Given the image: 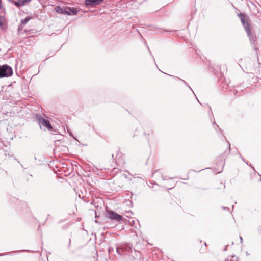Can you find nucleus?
Wrapping results in <instances>:
<instances>
[{
	"label": "nucleus",
	"instance_id": "obj_4",
	"mask_svg": "<svg viewBox=\"0 0 261 261\" xmlns=\"http://www.w3.org/2000/svg\"><path fill=\"white\" fill-rule=\"evenodd\" d=\"M106 217L109 219L116 222L121 221L123 217L117 213L110 210H106Z\"/></svg>",
	"mask_w": 261,
	"mask_h": 261
},
{
	"label": "nucleus",
	"instance_id": "obj_7",
	"mask_svg": "<svg viewBox=\"0 0 261 261\" xmlns=\"http://www.w3.org/2000/svg\"><path fill=\"white\" fill-rule=\"evenodd\" d=\"M103 0H85V4L87 6H95L101 4Z\"/></svg>",
	"mask_w": 261,
	"mask_h": 261
},
{
	"label": "nucleus",
	"instance_id": "obj_10",
	"mask_svg": "<svg viewBox=\"0 0 261 261\" xmlns=\"http://www.w3.org/2000/svg\"><path fill=\"white\" fill-rule=\"evenodd\" d=\"M225 261H239V258L235 255L229 256Z\"/></svg>",
	"mask_w": 261,
	"mask_h": 261
},
{
	"label": "nucleus",
	"instance_id": "obj_5",
	"mask_svg": "<svg viewBox=\"0 0 261 261\" xmlns=\"http://www.w3.org/2000/svg\"><path fill=\"white\" fill-rule=\"evenodd\" d=\"M38 121L39 122V124L40 126L44 127L47 128L48 130H51L53 127L51 126V125L50 123V122L44 119L43 118L40 117L38 118Z\"/></svg>",
	"mask_w": 261,
	"mask_h": 261
},
{
	"label": "nucleus",
	"instance_id": "obj_9",
	"mask_svg": "<svg viewBox=\"0 0 261 261\" xmlns=\"http://www.w3.org/2000/svg\"><path fill=\"white\" fill-rule=\"evenodd\" d=\"M125 245L124 248L123 249L124 255H126L127 253L132 251V247L127 244H124Z\"/></svg>",
	"mask_w": 261,
	"mask_h": 261
},
{
	"label": "nucleus",
	"instance_id": "obj_11",
	"mask_svg": "<svg viewBox=\"0 0 261 261\" xmlns=\"http://www.w3.org/2000/svg\"><path fill=\"white\" fill-rule=\"evenodd\" d=\"M31 17H27L24 19L21 20V23L22 24H25L31 19Z\"/></svg>",
	"mask_w": 261,
	"mask_h": 261
},
{
	"label": "nucleus",
	"instance_id": "obj_12",
	"mask_svg": "<svg viewBox=\"0 0 261 261\" xmlns=\"http://www.w3.org/2000/svg\"><path fill=\"white\" fill-rule=\"evenodd\" d=\"M113 248H111V247H110V248L109 249V253H111V251H113Z\"/></svg>",
	"mask_w": 261,
	"mask_h": 261
},
{
	"label": "nucleus",
	"instance_id": "obj_2",
	"mask_svg": "<svg viewBox=\"0 0 261 261\" xmlns=\"http://www.w3.org/2000/svg\"><path fill=\"white\" fill-rule=\"evenodd\" d=\"M56 11L61 14H67L68 15H76L77 13V10L74 8H70L68 7H61L57 6L55 8Z\"/></svg>",
	"mask_w": 261,
	"mask_h": 261
},
{
	"label": "nucleus",
	"instance_id": "obj_8",
	"mask_svg": "<svg viewBox=\"0 0 261 261\" xmlns=\"http://www.w3.org/2000/svg\"><path fill=\"white\" fill-rule=\"evenodd\" d=\"M125 245L122 244H119L117 246L116 251L117 253L121 255H124L123 249L124 248Z\"/></svg>",
	"mask_w": 261,
	"mask_h": 261
},
{
	"label": "nucleus",
	"instance_id": "obj_1",
	"mask_svg": "<svg viewBox=\"0 0 261 261\" xmlns=\"http://www.w3.org/2000/svg\"><path fill=\"white\" fill-rule=\"evenodd\" d=\"M238 17L240 18L241 22L243 27L248 36L251 35V30L250 28V19L245 14L240 13L238 15Z\"/></svg>",
	"mask_w": 261,
	"mask_h": 261
},
{
	"label": "nucleus",
	"instance_id": "obj_6",
	"mask_svg": "<svg viewBox=\"0 0 261 261\" xmlns=\"http://www.w3.org/2000/svg\"><path fill=\"white\" fill-rule=\"evenodd\" d=\"M31 0H17L12 1L11 3L17 8H20L24 6L27 3L30 2Z\"/></svg>",
	"mask_w": 261,
	"mask_h": 261
},
{
	"label": "nucleus",
	"instance_id": "obj_13",
	"mask_svg": "<svg viewBox=\"0 0 261 261\" xmlns=\"http://www.w3.org/2000/svg\"><path fill=\"white\" fill-rule=\"evenodd\" d=\"M240 240H241V242H242V241H243V238H242V237H240Z\"/></svg>",
	"mask_w": 261,
	"mask_h": 261
},
{
	"label": "nucleus",
	"instance_id": "obj_3",
	"mask_svg": "<svg viewBox=\"0 0 261 261\" xmlns=\"http://www.w3.org/2000/svg\"><path fill=\"white\" fill-rule=\"evenodd\" d=\"M13 73V69L10 66L7 64L0 66V78L10 77Z\"/></svg>",
	"mask_w": 261,
	"mask_h": 261
},
{
	"label": "nucleus",
	"instance_id": "obj_14",
	"mask_svg": "<svg viewBox=\"0 0 261 261\" xmlns=\"http://www.w3.org/2000/svg\"><path fill=\"white\" fill-rule=\"evenodd\" d=\"M95 222L96 223H97V221L96 220H95Z\"/></svg>",
	"mask_w": 261,
	"mask_h": 261
}]
</instances>
